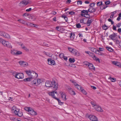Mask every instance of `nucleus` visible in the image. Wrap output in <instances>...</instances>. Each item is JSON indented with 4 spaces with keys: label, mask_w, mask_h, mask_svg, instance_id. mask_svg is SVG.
Instances as JSON below:
<instances>
[{
    "label": "nucleus",
    "mask_w": 121,
    "mask_h": 121,
    "mask_svg": "<svg viewBox=\"0 0 121 121\" xmlns=\"http://www.w3.org/2000/svg\"><path fill=\"white\" fill-rule=\"evenodd\" d=\"M17 21H19L20 23L25 25H26V23H26L24 20L22 19H18L17 20Z\"/></svg>",
    "instance_id": "23"
},
{
    "label": "nucleus",
    "mask_w": 121,
    "mask_h": 121,
    "mask_svg": "<svg viewBox=\"0 0 121 121\" xmlns=\"http://www.w3.org/2000/svg\"><path fill=\"white\" fill-rule=\"evenodd\" d=\"M118 31L119 33H121V28H118Z\"/></svg>",
    "instance_id": "64"
},
{
    "label": "nucleus",
    "mask_w": 121,
    "mask_h": 121,
    "mask_svg": "<svg viewBox=\"0 0 121 121\" xmlns=\"http://www.w3.org/2000/svg\"><path fill=\"white\" fill-rule=\"evenodd\" d=\"M75 87H76L77 89L79 90H81L82 89V87L79 85L78 84Z\"/></svg>",
    "instance_id": "31"
},
{
    "label": "nucleus",
    "mask_w": 121,
    "mask_h": 121,
    "mask_svg": "<svg viewBox=\"0 0 121 121\" xmlns=\"http://www.w3.org/2000/svg\"><path fill=\"white\" fill-rule=\"evenodd\" d=\"M92 58L94 60H95L96 61H98L99 62H100V60L99 59L97 58V57L95 55L93 56Z\"/></svg>",
    "instance_id": "22"
},
{
    "label": "nucleus",
    "mask_w": 121,
    "mask_h": 121,
    "mask_svg": "<svg viewBox=\"0 0 121 121\" xmlns=\"http://www.w3.org/2000/svg\"><path fill=\"white\" fill-rule=\"evenodd\" d=\"M69 14L71 15H73L75 13L73 11H71L70 12H69Z\"/></svg>",
    "instance_id": "47"
},
{
    "label": "nucleus",
    "mask_w": 121,
    "mask_h": 121,
    "mask_svg": "<svg viewBox=\"0 0 121 121\" xmlns=\"http://www.w3.org/2000/svg\"><path fill=\"white\" fill-rule=\"evenodd\" d=\"M85 19H81L80 20V22L81 23H82L83 24H85L86 23H84V20Z\"/></svg>",
    "instance_id": "48"
},
{
    "label": "nucleus",
    "mask_w": 121,
    "mask_h": 121,
    "mask_svg": "<svg viewBox=\"0 0 121 121\" xmlns=\"http://www.w3.org/2000/svg\"><path fill=\"white\" fill-rule=\"evenodd\" d=\"M26 25L28 26H33L34 25V24H33L31 23L28 22L26 23Z\"/></svg>",
    "instance_id": "32"
},
{
    "label": "nucleus",
    "mask_w": 121,
    "mask_h": 121,
    "mask_svg": "<svg viewBox=\"0 0 121 121\" xmlns=\"http://www.w3.org/2000/svg\"><path fill=\"white\" fill-rule=\"evenodd\" d=\"M24 109L28 112V114L32 116H35L37 114L36 112L34 111L33 109L30 107H25Z\"/></svg>",
    "instance_id": "4"
},
{
    "label": "nucleus",
    "mask_w": 121,
    "mask_h": 121,
    "mask_svg": "<svg viewBox=\"0 0 121 121\" xmlns=\"http://www.w3.org/2000/svg\"><path fill=\"white\" fill-rule=\"evenodd\" d=\"M95 4L93 3H91V4L90 5V7H93L95 6Z\"/></svg>",
    "instance_id": "54"
},
{
    "label": "nucleus",
    "mask_w": 121,
    "mask_h": 121,
    "mask_svg": "<svg viewBox=\"0 0 121 121\" xmlns=\"http://www.w3.org/2000/svg\"><path fill=\"white\" fill-rule=\"evenodd\" d=\"M54 92V91H52V92H49L48 94L50 96L55 99H56V98L55 96Z\"/></svg>",
    "instance_id": "18"
},
{
    "label": "nucleus",
    "mask_w": 121,
    "mask_h": 121,
    "mask_svg": "<svg viewBox=\"0 0 121 121\" xmlns=\"http://www.w3.org/2000/svg\"><path fill=\"white\" fill-rule=\"evenodd\" d=\"M95 109L97 111L100 112H103V110L98 105H97L95 107Z\"/></svg>",
    "instance_id": "15"
},
{
    "label": "nucleus",
    "mask_w": 121,
    "mask_h": 121,
    "mask_svg": "<svg viewBox=\"0 0 121 121\" xmlns=\"http://www.w3.org/2000/svg\"><path fill=\"white\" fill-rule=\"evenodd\" d=\"M16 51L14 50H11V53L13 55H16Z\"/></svg>",
    "instance_id": "34"
},
{
    "label": "nucleus",
    "mask_w": 121,
    "mask_h": 121,
    "mask_svg": "<svg viewBox=\"0 0 121 121\" xmlns=\"http://www.w3.org/2000/svg\"><path fill=\"white\" fill-rule=\"evenodd\" d=\"M23 77V74L22 73H17L15 75V77L18 79L22 78Z\"/></svg>",
    "instance_id": "8"
},
{
    "label": "nucleus",
    "mask_w": 121,
    "mask_h": 121,
    "mask_svg": "<svg viewBox=\"0 0 121 121\" xmlns=\"http://www.w3.org/2000/svg\"><path fill=\"white\" fill-rule=\"evenodd\" d=\"M75 34L74 33H71L70 34V38L73 39L74 37Z\"/></svg>",
    "instance_id": "33"
},
{
    "label": "nucleus",
    "mask_w": 121,
    "mask_h": 121,
    "mask_svg": "<svg viewBox=\"0 0 121 121\" xmlns=\"http://www.w3.org/2000/svg\"><path fill=\"white\" fill-rule=\"evenodd\" d=\"M71 82L73 83L75 87L78 84L74 80L71 81Z\"/></svg>",
    "instance_id": "42"
},
{
    "label": "nucleus",
    "mask_w": 121,
    "mask_h": 121,
    "mask_svg": "<svg viewBox=\"0 0 121 121\" xmlns=\"http://www.w3.org/2000/svg\"><path fill=\"white\" fill-rule=\"evenodd\" d=\"M0 42L5 46L9 48H12V46L9 42L6 41L2 38L0 39Z\"/></svg>",
    "instance_id": "5"
},
{
    "label": "nucleus",
    "mask_w": 121,
    "mask_h": 121,
    "mask_svg": "<svg viewBox=\"0 0 121 121\" xmlns=\"http://www.w3.org/2000/svg\"><path fill=\"white\" fill-rule=\"evenodd\" d=\"M4 33V32L0 31V35L3 36Z\"/></svg>",
    "instance_id": "52"
},
{
    "label": "nucleus",
    "mask_w": 121,
    "mask_h": 121,
    "mask_svg": "<svg viewBox=\"0 0 121 121\" xmlns=\"http://www.w3.org/2000/svg\"><path fill=\"white\" fill-rule=\"evenodd\" d=\"M87 117L91 121H98L97 118L95 116L90 115H88Z\"/></svg>",
    "instance_id": "7"
},
{
    "label": "nucleus",
    "mask_w": 121,
    "mask_h": 121,
    "mask_svg": "<svg viewBox=\"0 0 121 121\" xmlns=\"http://www.w3.org/2000/svg\"><path fill=\"white\" fill-rule=\"evenodd\" d=\"M110 3V1H106L105 2V4L106 5L109 4Z\"/></svg>",
    "instance_id": "50"
},
{
    "label": "nucleus",
    "mask_w": 121,
    "mask_h": 121,
    "mask_svg": "<svg viewBox=\"0 0 121 121\" xmlns=\"http://www.w3.org/2000/svg\"><path fill=\"white\" fill-rule=\"evenodd\" d=\"M56 29L58 31H59L60 30V28L59 26H57L56 28Z\"/></svg>",
    "instance_id": "58"
},
{
    "label": "nucleus",
    "mask_w": 121,
    "mask_h": 121,
    "mask_svg": "<svg viewBox=\"0 0 121 121\" xmlns=\"http://www.w3.org/2000/svg\"><path fill=\"white\" fill-rule=\"evenodd\" d=\"M69 60L70 62L71 63H73L75 62V60L74 58H70L69 59Z\"/></svg>",
    "instance_id": "30"
},
{
    "label": "nucleus",
    "mask_w": 121,
    "mask_h": 121,
    "mask_svg": "<svg viewBox=\"0 0 121 121\" xmlns=\"http://www.w3.org/2000/svg\"><path fill=\"white\" fill-rule=\"evenodd\" d=\"M114 41H116V42L117 43H119V44L120 42H119V41L118 40L116 39H115V40Z\"/></svg>",
    "instance_id": "61"
},
{
    "label": "nucleus",
    "mask_w": 121,
    "mask_h": 121,
    "mask_svg": "<svg viewBox=\"0 0 121 121\" xmlns=\"http://www.w3.org/2000/svg\"><path fill=\"white\" fill-rule=\"evenodd\" d=\"M82 2L81 1H77V4L78 5H81L82 4Z\"/></svg>",
    "instance_id": "53"
},
{
    "label": "nucleus",
    "mask_w": 121,
    "mask_h": 121,
    "mask_svg": "<svg viewBox=\"0 0 121 121\" xmlns=\"http://www.w3.org/2000/svg\"><path fill=\"white\" fill-rule=\"evenodd\" d=\"M89 55L90 56H91L92 57H93V56L94 55V53L91 52Z\"/></svg>",
    "instance_id": "55"
},
{
    "label": "nucleus",
    "mask_w": 121,
    "mask_h": 121,
    "mask_svg": "<svg viewBox=\"0 0 121 121\" xmlns=\"http://www.w3.org/2000/svg\"><path fill=\"white\" fill-rule=\"evenodd\" d=\"M117 62H117L116 61H113L112 62V63L113 64L115 65H116Z\"/></svg>",
    "instance_id": "59"
},
{
    "label": "nucleus",
    "mask_w": 121,
    "mask_h": 121,
    "mask_svg": "<svg viewBox=\"0 0 121 121\" xmlns=\"http://www.w3.org/2000/svg\"><path fill=\"white\" fill-rule=\"evenodd\" d=\"M56 13V12L54 11H52L50 13V14H52L53 15H55Z\"/></svg>",
    "instance_id": "49"
},
{
    "label": "nucleus",
    "mask_w": 121,
    "mask_h": 121,
    "mask_svg": "<svg viewBox=\"0 0 121 121\" xmlns=\"http://www.w3.org/2000/svg\"><path fill=\"white\" fill-rule=\"evenodd\" d=\"M76 27L77 28H81V26L80 23H78L76 25Z\"/></svg>",
    "instance_id": "40"
},
{
    "label": "nucleus",
    "mask_w": 121,
    "mask_h": 121,
    "mask_svg": "<svg viewBox=\"0 0 121 121\" xmlns=\"http://www.w3.org/2000/svg\"><path fill=\"white\" fill-rule=\"evenodd\" d=\"M99 50H99V51H104V48H99Z\"/></svg>",
    "instance_id": "56"
},
{
    "label": "nucleus",
    "mask_w": 121,
    "mask_h": 121,
    "mask_svg": "<svg viewBox=\"0 0 121 121\" xmlns=\"http://www.w3.org/2000/svg\"><path fill=\"white\" fill-rule=\"evenodd\" d=\"M89 48L91 51L95 52L96 53H97L98 52H99V50H97L96 48H94L90 47Z\"/></svg>",
    "instance_id": "16"
},
{
    "label": "nucleus",
    "mask_w": 121,
    "mask_h": 121,
    "mask_svg": "<svg viewBox=\"0 0 121 121\" xmlns=\"http://www.w3.org/2000/svg\"><path fill=\"white\" fill-rule=\"evenodd\" d=\"M71 53L74 55H78L79 54L77 50L74 49H73Z\"/></svg>",
    "instance_id": "17"
},
{
    "label": "nucleus",
    "mask_w": 121,
    "mask_h": 121,
    "mask_svg": "<svg viewBox=\"0 0 121 121\" xmlns=\"http://www.w3.org/2000/svg\"><path fill=\"white\" fill-rule=\"evenodd\" d=\"M106 48L108 51L111 52H112L113 51V49L112 48L109 47H106Z\"/></svg>",
    "instance_id": "25"
},
{
    "label": "nucleus",
    "mask_w": 121,
    "mask_h": 121,
    "mask_svg": "<svg viewBox=\"0 0 121 121\" xmlns=\"http://www.w3.org/2000/svg\"><path fill=\"white\" fill-rule=\"evenodd\" d=\"M88 10H83L81 11V15L87 18H88L90 16L88 14Z\"/></svg>",
    "instance_id": "6"
},
{
    "label": "nucleus",
    "mask_w": 121,
    "mask_h": 121,
    "mask_svg": "<svg viewBox=\"0 0 121 121\" xmlns=\"http://www.w3.org/2000/svg\"><path fill=\"white\" fill-rule=\"evenodd\" d=\"M91 105L93 106V107L95 106H95L97 105H96V104L94 102H91Z\"/></svg>",
    "instance_id": "45"
},
{
    "label": "nucleus",
    "mask_w": 121,
    "mask_h": 121,
    "mask_svg": "<svg viewBox=\"0 0 121 121\" xmlns=\"http://www.w3.org/2000/svg\"><path fill=\"white\" fill-rule=\"evenodd\" d=\"M20 45L21 46V47L22 49L26 50V51L28 50L27 48L26 47H25L23 45V44H22Z\"/></svg>",
    "instance_id": "29"
},
{
    "label": "nucleus",
    "mask_w": 121,
    "mask_h": 121,
    "mask_svg": "<svg viewBox=\"0 0 121 121\" xmlns=\"http://www.w3.org/2000/svg\"><path fill=\"white\" fill-rule=\"evenodd\" d=\"M22 52L20 51H16L15 55H20V54H22Z\"/></svg>",
    "instance_id": "37"
},
{
    "label": "nucleus",
    "mask_w": 121,
    "mask_h": 121,
    "mask_svg": "<svg viewBox=\"0 0 121 121\" xmlns=\"http://www.w3.org/2000/svg\"><path fill=\"white\" fill-rule=\"evenodd\" d=\"M102 28L104 30H106L108 29V27L105 24L104 25L102 26Z\"/></svg>",
    "instance_id": "36"
},
{
    "label": "nucleus",
    "mask_w": 121,
    "mask_h": 121,
    "mask_svg": "<svg viewBox=\"0 0 121 121\" xmlns=\"http://www.w3.org/2000/svg\"><path fill=\"white\" fill-rule=\"evenodd\" d=\"M102 1H100L98 2L97 3V5L98 6H100L102 4Z\"/></svg>",
    "instance_id": "38"
},
{
    "label": "nucleus",
    "mask_w": 121,
    "mask_h": 121,
    "mask_svg": "<svg viewBox=\"0 0 121 121\" xmlns=\"http://www.w3.org/2000/svg\"><path fill=\"white\" fill-rule=\"evenodd\" d=\"M31 78H30L29 77V78H26L24 80L25 81L27 82V81H30L31 80Z\"/></svg>",
    "instance_id": "35"
},
{
    "label": "nucleus",
    "mask_w": 121,
    "mask_h": 121,
    "mask_svg": "<svg viewBox=\"0 0 121 121\" xmlns=\"http://www.w3.org/2000/svg\"><path fill=\"white\" fill-rule=\"evenodd\" d=\"M33 83L34 85H37V79H35L33 81Z\"/></svg>",
    "instance_id": "44"
},
{
    "label": "nucleus",
    "mask_w": 121,
    "mask_h": 121,
    "mask_svg": "<svg viewBox=\"0 0 121 121\" xmlns=\"http://www.w3.org/2000/svg\"><path fill=\"white\" fill-rule=\"evenodd\" d=\"M3 36L5 38H7L8 39H9L10 38V36L9 35L7 34L5 32Z\"/></svg>",
    "instance_id": "24"
},
{
    "label": "nucleus",
    "mask_w": 121,
    "mask_h": 121,
    "mask_svg": "<svg viewBox=\"0 0 121 121\" xmlns=\"http://www.w3.org/2000/svg\"><path fill=\"white\" fill-rule=\"evenodd\" d=\"M55 99L57 100L59 104L60 105H62L63 104V103L61 102L60 100L58 98H56V99Z\"/></svg>",
    "instance_id": "27"
},
{
    "label": "nucleus",
    "mask_w": 121,
    "mask_h": 121,
    "mask_svg": "<svg viewBox=\"0 0 121 121\" xmlns=\"http://www.w3.org/2000/svg\"><path fill=\"white\" fill-rule=\"evenodd\" d=\"M69 89L70 90L69 91V92L71 95H76V93H75L74 91L72 90H71V88L70 87L69 88Z\"/></svg>",
    "instance_id": "21"
},
{
    "label": "nucleus",
    "mask_w": 121,
    "mask_h": 121,
    "mask_svg": "<svg viewBox=\"0 0 121 121\" xmlns=\"http://www.w3.org/2000/svg\"><path fill=\"white\" fill-rule=\"evenodd\" d=\"M97 54H99V55H103L104 54L103 53H102L101 52H98L97 53Z\"/></svg>",
    "instance_id": "62"
},
{
    "label": "nucleus",
    "mask_w": 121,
    "mask_h": 121,
    "mask_svg": "<svg viewBox=\"0 0 121 121\" xmlns=\"http://www.w3.org/2000/svg\"><path fill=\"white\" fill-rule=\"evenodd\" d=\"M87 64H86V65H88L90 69L95 70V67L94 66L93 64L91 63H87Z\"/></svg>",
    "instance_id": "13"
},
{
    "label": "nucleus",
    "mask_w": 121,
    "mask_h": 121,
    "mask_svg": "<svg viewBox=\"0 0 121 121\" xmlns=\"http://www.w3.org/2000/svg\"><path fill=\"white\" fill-rule=\"evenodd\" d=\"M45 86L47 87H52L55 90L57 89L58 85L54 81L52 82L47 81L45 83Z\"/></svg>",
    "instance_id": "1"
},
{
    "label": "nucleus",
    "mask_w": 121,
    "mask_h": 121,
    "mask_svg": "<svg viewBox=\"0 0 121 121\" xmlns=\"http://www.w3.org/2000/svg\"><path fill=\"white\" fill-rule=\"evenodd\" d=\"M73 49L72 48H71L69 47L68 48V49L69 51L71 53L72 52V51L73 50Z\"/></svg>",
    "instance_id": "51"
},
{
    "label": "nucleus",
    "mask_w": 121,
    "mask_h": 121,
    "mask_svg": "<svg viewBox=\"0 0 121 121\" xmlns=\"http://www.w3.org/2000/svg\"><path fill=\"white\" fill-rule=\"evenodd\" d=\"M63 58L65 60V61H67V57L65 56H64V57H63Z\"/></svg>",
    "instance_id": "63"
},
{
    "label": "nucleus",
    "mask_w": 121,
    "mask_h": 121,
    "mask_svg": "<svg viewBox=\"0 0 121 121\" xmlns=\"http://www.w3.org/2000/svg\"><path fill=\"white\" fill-rule=\"evenodd\" d=\"M116 27H116V26H114V25H113V26H112V29L113 30H116Z\"/></svg>",
    "instance_id": "57"
},
{
    "label": "nucleus",
    "mask_w": 121,
    "mask_h": 121,
    "mask_svg": "<svg viewBox=\"0 0 121 121\" xmlns=\"http://www.w3.org/2000/svg\"><path fill=\"white\" fill-rule=\"evenodd\" d=\"M32 9L31 8H30L28 9H27L26 10V12H29Z\"/></svg>",
    "instance_id": "60"
},
{
    "label": "nucleus",
    "mask_w": 121,
    "mask_h": 121,
    "mask_svg": "<svg viewBox=\"0 0 121 121\" xmlns=\"http://www.w3.org/2000/svg\"><path fill=\"white\" fill-rule=\"evenodd\" d=\"M109 79H110L111 82H115L116 81V79L114 78H112L111 77H110L109 78Z\"/></svg>",
    "instance_id": "28"
},
{
    "label": "nucleus",
    "mask_w": 121,
    "mask_h": 121,
    "mask_svg": "<svg viewBox=\"0 0 121 121\" xmlns=\"http://www.w3.org/2000/svg\"><path fill=\"white\" fill-rule=\"evenodd\" d=\"M109 37L111 39L114 40L117 38L116 34L113 33L110 35Z\"/></svg>",
    "instance_id": "14"
},
{
    "label": "nucleus",
    "mask_w": 121,
    "mask_h": 121,
    "mask_svg": "<svg viewBox=\"0 0 121 121\" xmlns=\"http://www.w3.org/2000/svg\"><path fill=\"white\" fill-rule=\"evenodd\" d=\"M30 3L28 0H24L21 2L20 3V5H21L22 4L26 5L29 3Z\"/></svg>",
    "instance_id": "11"
},
{
    "label": "nucleus",
    "mask_w": 121,
    "mask_h": 121,
    "mask_svg": "<svg viewBox=\"0 0 121 121\" xmlns=\"http://www.w3.org/2000/svg\"><path fill=\"white\" fill-rule=\"evenodd\" d=\"M116 66L121 68V63L118 62Z\"/></svg>",
    "instance_id": "43"
},
{
    "label": "nucleus",
    "mask_w": 121,
    "mask_h": 121,
    "mask_svg": "<svg viewBox=\"0 0 121 121\" xmlns=\"http://www.w3.org/2000/svg\"><path fill=\"white\" fill-rule=\"evenodd\" d=\"M48 64L50 65H54L55 63V61L51 58H48Z\"/></svg>",
    "instance_id": "9"
},
{
    "label": "nucleus",
    "mask_w": 121,
    "mask_h": 121,
    "mask_svg": "<svg viewBox=\"0 0 121 121\" xmlns=\"http://www.w3.org/2000/svg\"><path fill=\"white\" fill-rule=\"evenodd\" d=\"M95 9L92 7H90L88 9L89 12L92 13L95 11Z\"/></svg>",
    "instance_id": "19"
},
{
    "label": "nucleus",
    "mask_w": 121,
    "mask_h": 121,
    "mask_svg": "<svg viewBox=\"0 0 121 121\" xmlns=\"http://www.w3.org/2000/svg\"><path fill=\"white\" fill-rule=\"evenodd\" d=\"M64 56V54L63 53H61L59 55V56L60 58H63Z\"/></svg>",
    "instance_id": "46"
},
{
    "label": "nucleus",
    "mask_w": 121,
    "mask_h": 121,
    "mask_svg": "<svg viewBox=\"0 0 121 121\" xmlns=\"http://www.w3.org/2000/svg\"><path fill=\"white\" fill-rule=\"evenodd\" d=\"M12 111L14 113L15 115L19 117H21L23 115L22 112L20 111V109L15 106H14L12 109Z\"/></svg>",
    "instance_id": "3"
},
{
    "label": "nucleus",
    "mask_w": 121,
    "mask_h": 121,
    "mask_svg": "<svg viewBox=\"0 0 121 121\" xmlns=\"http://www.w3.org/2000/svg\"><path fill=\"white\" fill-rule=\"evenodd\" d=\"M92 22L91 19L90 18H89L87 21V25L88 26H90Z\"/></svg>",
    "instance_id": "20"
},
{
    "label": "nucleus",
    "mask_w": 121,
    "mask_h": 121,
    "mask_svg": "<svg viewBox=\"0 0 121 121\" xmlns=\"http://www.w3.org/2000/svg\"><path fill=\"white\" fill-rule=\"evenodd\" d=\"M61 98L62 99L65 101L67 99L66 98V95L65 93L64 92H60Z\"/></svg>",
    "instance_id": "10"
},
{
    "label": "nucleus",
    "mask_w": 121,
    "mask_h": 121,
    "mask_svg": "<svg viewBox=\"0 0 121 121\" xmlns=\"http://www.w3.org/2000/svg\"><path fill=\"white\" fill-rule=\"evenodd\" d=\"M121 26V23L120 22L118 23L116 25V26L117 27L119 28Z\"/></svg>",
    "instance_id": "41"
},
{
    "label": "nucleus",
    "mask_w": 121,
    "mask_h": 121,
    "mask_svg": "<svg viewBox=\"0 0 121 121\" xmlns=\"http://www.w3.org/2000/svg\"><path fill=\"white\" fill-rule=\"evenodd\" d=\"M27 74L30 78L34 79L37 78L38 76V74L32 70H27L25 71Z\"/></svg>",
    "instance_id": "2"
},
{
    "label": "nucleus",
    "mask_w": 121,
    "mask_h": 121,
    "mask_svg": "<svg viewBox=\"0 0 121 121\" xmlns=\"http://www.w3.org/2000/svg\"><path fill=\"white\" fill-rule=\"evenodd\" d=\"M19 63L20 65L24 67H26L28 65V63L26 62L20 61Z\"/></svg>",
    "instance_id": "12"
},
{
    "label": "nucleus",
    "mask_w": 121,
    "mask_h": 121,
    "mask_svg": "<svg viewBox=\"0 0 121 121\" xmlns=\"http://www.w3.org/2000/svg\"><path fill=\"white\" fill-rule=\"evenodd\" d=\"M80 90L83 94L84 95H86V91L83 89L82 88Z\"/></svg>",
    "instance_id": "39"
},
{
    "label": "nucleus",
    "mask_w": 121,
    "mask_h": 121,
    "mask_svg": "<svg viewBox=\"0 0 121 121\" xmlns=\"http://www.w3.org/2000/svg\"><path fill=\"white\" fill-rule=\"evenodd\" d=\"M37 79V85L36 86L38 85L41 83V81L40 79Z\"/></svg>",
    "instance_id": "26"
}]
</instances>
